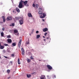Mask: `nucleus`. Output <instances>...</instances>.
Returning <instances> with one entry per match:
<instances>
[{
	"label": "nucleus",
	"mask_w": 79,
	"mask_h": 79,
	"mask_svg": "<svg viewBox=\"0 0 79 79\" xmlns=\"http://www.w3.org/2000/svg\"><path fill=\"white\" fill-rule=\"evenodd\" d=\"M18 7L19 8H23V1L21 0L20 2Z\"/></svg>",
	"instance_id": "obj_1"
},
{
	"label": "nucleus",
	"mask_w": 79,
	"mask_h": 79,
	"mask_svg": "<svg viewBox=\"0 0 79 79\" xmlns=\"http://www.w3.org/2000/svg\"><path fill=\"white\" fill-rule=\"evenodd\" d=\"M23 21H24L23 19V18L21 19H21L19 21L20 25H22V24H23L24 23V22Z\"/></svg>",
	"instance_id": "obj_2"
},
{
	"label": "nucleus",
	"mask_w": 79,
	"mask_h": 79,
	"mask_svg": "<svg viewBox=\"0 0 79 79\" xmlns=\"http://www.w3.org/2000/svg\"><path fill=\"white\" fill-rule=\"evenodd\" d=\"M46 15V14L45 13H43L41 14L40 17V18H44L45 17Z\"/></svg>",
	"instance_id": "obj_3"
},
{
	"label": "nucleus",
	"mask_w": 79,
	"mask_h": 79,
	"mask_svg": "<svg viewBox=\"0 0 79 79\" xmlns=\"http://www.w3.org/2000/svg\"><path fill=\"white\" fill-rule=\"evenodd\" d=\"M14 33L15 35H19V33H18V31L17 29L15 30H14Z\"/></svg>",
	"instance_id": "obj_4"
},
{
	"label": "nucleus",
	"mask_w": 79,
	"mask_h": 79,
	"mask_svg": "<svg viewBox=\"0 0 79 79\" xmlns=\"http://www.w3.org/2000/svg\"><path fill=\"white\" fill-rule=\"evenodd\" d=\"M47 66L48 69H49V70H51V69H52V67L50 65H47Z\"/></svg>",
	"instance_id": "obj_5"
},
{
	"label": "nucleus",
	"mask_w": 79,
	"mask_h": 79,
	"mask_svg": "<svg viewBox=\"0 0 79 79\" xmlns=\"http://www.w3.org/2000/svg\"><path fill=\"white\" fill-rule=\"evenodd\" d=\"M7 21H10V20H12V18L11 17L9 16L6 18Z\"/></svg>",
	"instance_id": "obj_6"
},
{
	"label": "nucleus",
	"mask_w": 79,
	"mask_h": 79,
	"mask_svg": "<svg viewBox=\"0 0 79 79\" xmlns=\"http://www.w3.org/2000/svg\"><path fill=\"white\" fill-rule=\"evenodd\" d=\"M21 42H22V40H20L19 41V42L18 46L19 48H20V46H21Z\"/></svg>",
	"instance_id": "obj_7"
},
{
	"label": "nucleus",
	"mask_w": 79,
	"mask_h": 79,
	"mask_svg": "<svg viewBox=\"0 0 79 79\" xmlns=\"http://www.w3.org/2000/svg\"><path fill=\"white\" fill-rule=\"evenodd\" d=\"M27 1H25L24 2H23V3L24 4V5H25V6H26V5L27 6H28V5L27 4Z\"/></svg>",
	"instance_id": "obj_8"
},
{
	"label": "nucleus",
	"mask_w": 79,
	"mask_h": 79,
	"mask_svg": "<svg viewBox=\"0 0 79 79\" xmlns=\"http://www.w3.org/2000/svg\"><path fill=\"white\" fill-rule=\"evenodd\" d=\"M7 42L8 43H9V44H11V43L12 42V41L11 40V39H7Z\"/></svg>",
	"instance_id": "obj_9"
},
{
	"label": "nucleus",
	"mask_w": 79,
	"mask_h": 79,
	"mask_svg": "<svg viewBox=\"0 0 79 79\" xmlns=\"http://www.w3.org/2000/svg\"><path fill=\"white\" fill-rule=\"evenodd\" d=\"M21 51H22V54L23 55H24V51L23 48H22Z\"/></svg>",
	"instance_id": "obj_10"
},
{
	"label": "nucleus",
	"mask_w": 79,
	"mask_h": 79,
	"mask_svg": "<svg viewBox=\"0 0 79 79\" xmlns=\"http://www.w3.org/2000/svg\"><path fill=\"white\" fill-rule=\"evenodd\" d=\"M27 15L28 17H32V14H31V13H28Z\"/></svg>",
	"instance_id": "obj_11"
},
{
	"label": "nucleus",
	"mask_w": 79,
	"mask_h": 79,
	"mask_svg": "<svg viewBox=\"0 0 79 79\" xmlns=\"http://www.w3.org/2000/svg\"><path fill=\"white\" fill-rule=\"evenodd\" d=\"M16 10L17 12H18V13H19V12H20V10H19V9L18 8L16 7Z\"/></svg>",
	"instance_id": "obj_12"
},
{
	"label": "nucleus",
	"mask_w": 79,
	"mask_h": 79,
	"mask_svg": "<svg viewBox=\"0 0 79 79\" xmlns=\"http://www.w3.org/2000/svg\"><path fill=\"white\" fill-rule=\"evenodd\" d=\"M48 31V29L47 28H45L43 29V32H46Z\"/></svg>",
	"instance_id": "obj_13"
},
{
	"label": "nucleus",
	"mask_w": 79,
	"mask_h": 79,
	"mask_svg": "<svg viewBox=\"0 0 79 79\" xmlns=\"http://www.w3.org/2000/svg\"><path fill=\"white\" fill-rule=\"evenodd\" d=\"M26 45H29L30 43H29V40H28V41L26 42Z\"/></svg>",
	"instance_id": "obj_14"
},
{
	"label": "nucleus",
	"mask_w": 79,
	"mask_h": 79,
	"mask_svg": "<svg viewBox=\"0 0 79 79\" xmlns=\"http://www.w3.org/2000/svg\"><path fill=\"white\" fill-rule=\"evenodd\" d=\"M4 35V33L2 31L1 33V37H3V35Z\"/></svg>",
	"instance_id": "obj_15"
},
{
	"label": "nucleus",
	"mask_w": 79,
	"mask_h": 79,
	"mask_svg": "<svg viewBox=\"0 0 79 79\" xmlns=\"http://www.w3.org/2000/svg\"><path fill=\"white\" fill-rule=\"evenodd\" d=\"M15 20H18L19 19V17H15Z\"/></svg>",
	"instance_id": "obj_16"
},
{
	"label": "nucleus",
	"mask_w": 79,
	"mask_h": 79,
	"mask_svg": "<svg viewBox=\"0 0 79 79\" xmlns=\"http://www.w3.org/2000/svg\"><path fill=\"white\" fill-rule=\"evenodd\" d=\"M18 64H21V62H20V60H19V58L18 59Z\"/></svg>",
	"instance_id": "obj_17"
},
{
	"label": "nucleus",
	"mask_w": 79,
	"mask_h": 79,
	"mask_svg": "<svg viewBox=\"0 0 79 79\" xmlns=\"http://www.w3.org/2000/svg\"><path fill=\"white\" fill-rule=\"evenodd\" d=\"M0 48L1 49H3L4 48V46H1L0 47Z\"/></svg>",
	"instance_id": "obj_18"
},
{
	"label": "nucleus",
	"mask_w": 79,
	"mask_h": 79,
	"mask_svg": "<svg viewBox=\"0 0 79 79\" xmlns=\"http://www.w3.org/2000/svg\"><path fill=\"white\" fill-rule=\"evenodd\" d=\"M39 13L40 15H42V14H43V13H42V12L41 11H40L39 12Z\"/></svg>",
	"instance_id": "obj_19"
},
{
	"label": "nucleus",
	"mask_w": 79,
	"mask_h": 79,
	"mask_svg": "<svg viewBox=\"0 0 79 79\" xmlns=\"http://www.w3.org/2000/svg\"><path fill=\"white\" fill-rule=\"evenodd\" d=\"M40 37V35H36V39H39Z\"/></svg>",
	"instance_id": "obj_20"
},
{
	"label": "nucleus",
	"mask_w": 79,
	"mask_h": 79,
	"mask_svg": "<svg viewBox=\"0 0 79 79\" xmlns=\"http://www.w3.org/2000/svg\"><path fill=\"white\" fill-rule=\"evenodd\" d=\"M6 38H11V35H7Z\"/></svg>",
	"instance_id": "obj_21"
},
{
	"label": "nucleus",
	"mask_w": 79,
	"mask_h": 79,
	"mask_svg": "<svg viewBox=\"0 0 79 79\" xmlns=\"http://www.w3.org/2000/svg\"><path fill=\"white\" fill-rule=\"evenodd\" d=\"M10 26H15V23H12L10 25Z\"/></svg>",
	"instance_id": "obj_22"
},
{
	"label": "nucleus",
	"mask_w": 79,
	"mask_h": 79,
	"mask_svg": "<svg viewBox=\"0 0 79 79\" xmlns=\"http://www.w3.org/2000/svg\"><path fill=\"white\" fill-rule=\"evenodd\" d=\"M16 43H12V45H13V46H14V47L16 46Z\"/></svg>",
	"instance_id": "obj_23"
},
{
	"label": "nucleus",
	"mask_w": 79,
	"mask_h": 79,
	"mask_svg": "<svg viewBox=\"0 0 79 79\" xmlns=\"http://www.w3.org/2000/svg\"><path fill=\"white\" fill-rule=\"evenodd\" d=\"M27 77H28L29 78V77H30L31 76V75H27Z\"/></svg>",
	"instance_id": "obj_24"
},
{
	"label": "nucleus",
	"mask_w": 79,
	"mask_h": 79,
	"mask_svg": "<svg viewBox=\"0 0 79 79\" xmlns=\"http://www.w3.org/2000/svg\"><path fill=\"white\" fill-rule=\"evenodd\" d=\"M52 78H53V79H54V78H56V76H55V75H52Z\"/></svg>",
	"instance_id": "obj_25"
},
{
	"label": "nucleus",
	"mask_w": 79,
	"mask_h": 79,
	"mask_svg": "<svg viewBox=\"0 0 79 79\" xmlns=\"http://www.w3.org/2000/svg\"><path fill=\"white\" fill-rule=\"evenodd\" d=\"M27 60V61L28 62V63H30V61H31V60L29 59H28Z\"/></svg>",
	"instance_id": "obj_26"
},
{
	"label": "nucleus",
	"mask_w": 79,
	"mask_h": 79,
	"mask_svg": "<svg viewBox=\"0 0 79 79\" xmlns=\"http://www.w3.org/2000/svg\"><path fill=\"white\" fill-rule=\"evenodd\" d=\"M46 39H47V40H49V41H50V40H51V39H50V38L47 37Z\"/></svg>",
	"instance_id": "obj_27"
},
{
	"label": "nucleus",
	"mask_w": 79,
	"mask_h": 79,
	"mask_svg": "<svg viewBox=\"0 0 79 79\" xmlns=\"http://www.w3.org/2000/svg\"><path fill=\"white\" fill-rule=\"evenodd\" d=\"M4 46H6V47L8 46V44H4Z\"/></svg>",
	"instance_id": "obj_28"
},
{
	"label": "nucleus",
	"mask_w": 79,
	"mask_h": 79,
	"mask_svg": "<svg viewBox=\"0 0 79 79\" xmlns=\"http://www.w3.org/2000/svg\"><path fill=\"white\" fill-rule=\"evenodd\" d=\"M13 13H14V14L16 13V10H13Z\"/></svg>",
	"instance_id": "obj_29"
},
{
	"label": "nucleus",
	"mask_w": 79,
	"mask_h": 79,
	"mask_svg": "<svg viewBox=\"0 0 79 79\" xmlns=\"http://www.w3.org/2000/svg\"><path fill=\"white\" fill-rule=\"evenodd\" d=\"M7 52H10V49L9 48L7 49Z\"/></svg>",
	"instance_id": "obj_30"
},
{
	"label": "nucleus",
	"mask_w": 79,
	"mask_h": 79,
	"mask_svg": "<svg viewBox=\"0 0 79 79\" xmlns=\"http://www.w3.org/2000/svg\"><path fill=\"white\" fill-rule=\"evenodd\" d=\"M4 57H5V58H7V59H10V58L9 57H8L6 56H4Z\"/></svg>",
	"instance_id": "obj_31"
},
{
	"label": "nucleus",
	"mask_w": 79,
	"mask_h": 79,
	"mask_svg": "<svg viewBox=\"0 0 79 79\" xmlns=\"http://www.w3.org/2000/svg\"><path fill=\"white\" fill-rule=\"evenodd\" d=\"M7 73H10V70L8 69L7 70Z\"/></svg>",
	"instance_id": "obj_32"
},
{
	"label": "nucleus",
	"mask_w": 79,
	"mask_h": 79,
	"mask_svg": "<svg viewBox=\"0 0 79 79\" xmlns=\"http://www.w3.org/2000/svg\"><path fill=\"white\" fill-rule=\"evenodd\" d=\"M36 8H38V7H39V5L37 4H36Z\"/></svg>",
	"instance_id": "obj_33"
},
{
	"label": "nucleus",
	"mask_w": 79,
	"mask_h": 79,
	"mask_svg": "<svg viewBox=\"0 0 79 79\" xmlns=\"http://www.w3.org/2000/svg\"><path fill=\"white\" fill-rule=\"evenodd\" d=\"M47 33L46 32V33L44 34V35H45V36H46V35H47Z\"/></svg>",
	"instance_id": "obj_34"
},
{
	"label": "nucleus",
	"mask_w": 79,
	"mask_h": 79,
	"mask_svg": "<svg viewBox=\"0 0 79 79\" xmlns=\"http://www.w3.org/2000/svg\"><path fill=\"white\" fill-rule=\"evenodd\" d=\"M39 31H36V34H38V33H39Z\"/></svg>",
	"instance_id": "obj_35"
},
{
	"label": "nucleus",
	"mask_w": 79,
	"mask_h": 79,
	"mask_svg": "<svg viewBox=\"0 0 79 79\" xmlns=\"http://www.w3.org/2000/svg\"><path fill=\"white\" fill-rule=\"evenodd\" d=\"M30 58H31V60H33V59H34V58H33V57H32V56H31V57H30Z\"/></svg>",
	"instance_id": "obj_36"
},
{
	"label": "nucleus",
	"mask_w": 79,
	"mask_h": 79,
	"mask_svg": "<svg viewBox=\"0 0 79 79\" xmlns=\"http://www.w3.org/2000/svg\"><path fill=\"white\" fill-rule=\"evenodd\" d=\"M33 7H35V5H34V4H33Z\"/></svg>",
	"instance_id": "obj_37"
},
{
	"label": "nucleus",
	"mask_w": 79,
	"mask_h": 79,
	"mask_svg": "<svg viewBox=\"0 0 79 79\" xmlns=\"http://www.w3.org/2000/svg\"><path fill=\"white\" fill-rule=\"evenodd\" d=\"M2 31H4L5 30V28H2Z\"/></svg>",
	"instance_id": "obj_38"
},
{
	"label": "nucleus",
	"mask_w": 79,
	"mask_h": 79,
	"mask_svg": "<svg viewBox=\"0 0 79 79\" xmlns=\"http://www.w3.org/2000/svg\"><path fill=\"white\" fill-rule=\"evenodd\" d=\"M11 56H15V55L14 54H13L11 55Z\"/></svg>",
	"instance_id": "obj_39"
},
{
	"label": "nucleus",
	"mask_w": 79,
	"mask_h": 79,
	"mask_svg": "<svg viewBox=\"0 0 79 79\" xmlns=\"http://www.w3.org/2000/svg\"><path fill=\"white\" fill-rule=\"evenodd\" d=\"M31 31L32 32H33L34 31V29H33L31 30Z\"/></svg>",
	"instance_id": "obj_40"
},
{
	"label": "nucleus",
	"mask_w": 79,
	"mask_h": 79,
	"mask_svg": "<svg viewBox=\"0 0 79 79\" xmlns=\"http://www.w3.org/2000/svg\"><path fill=\"white\" fill-rule=\"evenodd\" d=\"M3 22H5V19H3Z\"/></svg>",
	"instance_id": "obj_41"
},
{
	"label": "nucleus",
	"mask_w": 79,
	"mask_h": 79,
	"mask_svg": "<svg viewBox=\"0 0 79 79\" xmlns=\"http://www.w3.org/2000/svg\"><path fill=\"white\" fill-rule=\"evenodd\" d=\"M3 53H5V50H3Z\"/></svg>",
	"instance_id": "obj_42"
},
{
	"label": "nucleus",
	"mask_w": 79,
	"mask_h": 79,
	"mask_svg": "<svg viewBox=\"0 0 79 79\" xmlns=\"http://www.w3.org/2000/svg\"><path fill=\"white\" fill-rule=\"evenodd\" d=\"M5 16H2V18L3 19H5Z\"/></svg>",
	"instance_id": "obj_43"
},
{
	"label": "nucleus",
	"mask_w": 79,
	"mask_h": 79,
	"mask_svg": "<svg viewBox=\"0 0 79 79\" xmlns=\"http://www.w3.org/2000/svg\"><path fill=\"white\" fill-rule=\"evenodd\" d=\"M10 33H12V31H11V30H10Z\"/></svg>",
	"instance_id": "obj_44"
},
{
	"label": "nucleus",
	"mask_w": 79,
	"mask_h": 79,
	"mask_svg": "<svg viewBox=\"0 0 79 79\" xmlns=\"http://www.w3.org/2000/svg\"><path fill=\"white\" fill-rule=\"evenodd\" d=\"M42 20L44 22L45 20H44V19H42Z\"/></svg>",
	"instance_id": "obj_45"
},
{
	"label": "nucleus",
	"mask_w": 79,
	"mask_h": 79,
	"mask_svg": "<svg viewBox=\"0 0 79 79\" xmlns=\"http://www.w3.org/2000/svg\"><path fill=\"white\" fill-rule=\"evenodd\" d=\"M45 40V39H44V40L45 42V40Z\"/></svg>",
	"instance_id": "obj_46"
},
{
	"label": "nucleus",
	"mask_w": 79,
	"mask_h": 79,
	"mask_svg": "<svg viewBox=\"0 0 79 79\" xmlns=\"http://www.w3.org/2000/svg\"><path fill=\"white\" fill-rule=\"evenodd\" d=\"M29 55H31V52H29Z\"/></svg>",
	"instance_id": "obj_47"
},
{
	"label": "nucleus",
	"mask_w": 79,
	"mask_h": 79,
	"mask_svg": "<svg viewBox=\"0 0 79 79\" xmlns=\"http://www.w3.org/2000/svg\"><path fill=\"white\" fill-rule=\"evenodd\" d=\"M47 77H48H48H49V76H47Z\"/></svg>",
	"instance_id": "obj_48"
},
{
	"label": "nucleus",
	"mask_w": 79,
	"mask_h": 79,
	"mask_svg": "<svg viewBox=\"0 0 79 79\" xmlns=\"http://www.w3.org/2000/svg\"><path fill=\"white\" fill-rule=\"evenodd\" d=\"M10 77H8V79H10Z\"/></svg>",
	"instance_id": "obj_49"
},
{
	"label": "nucleus",
	"mask_w": 79,
	"mask_h": 79,
	"mask_svg": "<svg viewBox=\"0 0 79 79\" xmlns=\"http://www.w3.org/2000/svg\"><path fill=\"white\" fill-rule=\"evenodd\" d=\"M11 10V9H10L9 10V11H10V10Z\"/></svg>",
	"instance_id": "obj_50"
},
{
	"label": "nucleus",
	"mask_w": 79,
	"mask_h": 79,
	"mask_svg": "<svg viewBox=\"0 0 79 79\" xmlns=\"http://www.w3.org/2000/svg\"><path fill=\"white\" fill-rule=\"evenodd\" d=\"M43 38H45V37L44 36H43Z\"/></svg>",
	"instance_id": "obj_51"
},
{
	"label": "nucleus",
	"mask_w": 79,
	"mask_h": 79,
	"mask_svg": "<svg viewBox=\"0 0 79 79\" xmlns=\"http://www.w3.org/2000/svg\"><path fill=\"white\" fill-rule=\"evenodd\" d=\"M10 63H11V64H12V62H11V61H10Z\"/></svg>",
	"instance_id": "obj_52"
},
{
	"label": "nucleus",
	"mask_w": 79,
	"mask_h": 79,
	"mask_svg": "<svg viewBox=\"0 0 79 79\" xmlns=\"http://www.w3.org/2000/svg\"><path fill=\"white\" fill-rule=\"evenodd\" d=\"M1 46V43H0V46Z\"/></svg>",
	"instance_id": "obj_53"
},
{
	"label": "nucleus",
	"mask_w": 79,
	"mask_h": 79,
	"mask_svg": "<svg viewBox=\"0 0 79 79\" xmlns=\"http://www.w3.org/2000/svg\"><path fill=\"white\" fill-rule=\"evenodd\" d=\"M12 2H13V0H11Z\"/></svg>",
	"instance_id": "obj_54"
},
{
	"label": "nucleus",
	"mask_w": 79,
	"mask_h": 79,
	"mask_svg": "<svg viewBox=\"0 0 79 79\" xmlns=\"http://www.w3.org/2000/svg\"><path fill=\"white\" fill-rule=\"evenodd\" d=\"M39 61H41V60H39Z\"/></svg>",
	"instance_id": "obj_55"
},
{
	"label": "nucleus",
	"mask_w": 79,
	"mask_h": 79,
	"mask_svg": "<svg viewBox=\"0 0 79 79\" xmlns=\"http://www.w3.org/2000/svg\"><path fill=\"white\" fill-rule=\"evenodd\" d=\"M1 58V56H0V59Z\"/></svg>",
	"instance_id": "obj_56"
}]
</instances>
